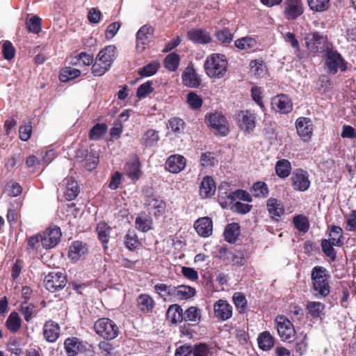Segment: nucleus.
Returning a JSON list of instances; mask_svg holds the SVG:
<instances>
[{
	"mask_svg": "<svg viewBox=\"0 0 356 356\" xmlns=\"http://www.w3.org/2000/svg\"><path fill=\"white\" fill-rule=\"evenodd\" d=\"M329 278L330 275L325 268L316 266L312 269L310 292L316 298L323 299L330 294L331 287Z\"/></svg>",
	"mask_w": 356,
	"mask_h": 356,
	"instance_id": "1",
	"label": "nucleus"
},
{
	"mask_svg": "<svg viewBox=\"0 0 356 356\" xmlns=\"http://www.w3.org/2000/svg\"><path fill=\"white\" fill-rule=\"evenodd\" d=\"M204 67L210 78L221 79L227 71V60L222 54H212L206 58Z\"/></svg>",
	"mask_w": 356,
	"mask_h": 356,
	"instance_id": "2",
	"label": "nucleus"
},
{
	"mask_svg": "<svg viewBox=\"0 0 356 356\" xmlns=\"http://www.w3.org/2000/svg\"><path fill=\"white\" fill-rule=\"evenodd\" d=\"M323 52L325 65L329 73L335 74L339 70L341 72L347 70L346 63L342 56L329 44L325 46Z\"/></svg>",
	"mask_w": 356,
	"mask_h": 356,
	"instance_id": "3",
	"label": "nucleus"
},
{
	"mask_svg": "<svg viewBox=\"0 0 356 356\" xmlns=\"http://www.w3.org/2000/svg\"><path fill=\"white\" fill-rule=\"evenodd\" d=\"M94 330L97 334L107 340L116 338L119 334L116 324L107 318L98 319L94 324Z\"/></svg>",
	"mask_w": 356,
	"mask_h": 356,
	"instance_id": "4",
	"label": "nucleus"
},
{
	"mask_svg": "<svg viewBox=\"0 0 356 356\" xmlns=\"http://www.w3.org/2000/svg\"><path fill=\"white\" fill-rule=\"evenodd\" d=\"M205 122L216 134L226 136L228 133V122L225 117L220 112L216 111L207 114Z\"/></svg>",
	"mask_w": 356,
	"mask_h": 356,
	"instance_id": "5",
	"label": "nucleus"
},
{
	"mask_svg": "<svg viewBox=\"0 0 356 356\" xmlns=\"http://www.w3.org/2000/svg\"><path fill=\"white\" fill-rule=\"evenodd\" d=\"M283 15L287 20H294L304 13L302 0H284Z\"/></svg>",
	"mask_w": 356,
	"mask_h": 356,
	"instance_id": "6",
	"label": "nucleus"
},
{
	"mask_svg": "<svg viewBox=\"0 0 356 356\" xmlns=\"http://www.w3.org/2000/svg\"><path fill=\"white\" fill-rule=\"evenodd\" d=\"M44 285L46 289L51 292L63 289L67 282L66 277L60 271H52L45 276Z\"/></svg>",
	"mask_w": 356,
	"mask_h": 356,
	"instance_id": "7",
	"label": "nucleus"
},
{
	"mask_svg": "<svg viewBox=\"0 0 356 356\" xmlns=\"http://www.w3.org/2000/svg\"><path fill=\"white\" fill-rule=\"evenodd\" d=\"M236 200L246 201L248 202H252L250 195L243 190H236L232 193H224L219 195L218 201L223 208L227 207L228 205L233 204Z\"/></svg>",
	"mask_w": 356,
	"mask_h": 356,
	"instance_id": "8",
	"label": "nucleus"
},
{
	"mask_svg": "<svg viewBox=\"0 0 356 356\" xmlns=\"http://www.w3.org/2000/svg\"><path fill=\"white\" fill-rule=\"evenodd\" d=\"M275 322L279 336L283 341H286L295 334V329L292 323L284 316H278Z\"/></svg>",
	"mask_w": 356,
	"mask_h": 356,
	"instance_id": "9",
	"label": "nucleus"
},
{
	"mask_svg": "<svg viewBox=\"0 0 356 356\" xmlns=\"http://www.w3.org/2000/svg\"><path fill=\"white\" fill-rule=\"evenodd\" d=\"M60 237L61 232L59 227H49L41 235V244L45 249H51L58 243Z\"/></svg>",
	"mask_w": 356,
	"mask_h": 356,
	"instance_id": "10",
	"label": "nucleus"
},
{
	"mask_svg": "<svg viewBox=\"0 0 356 356\" xmlns=\"http://www.w3.org/2000/svg\"><path fill=\"white\" fill-rule=\"evenodd\" d=\"M145 205L150 214L155 216L162 215L165 209V202L158 195H147L145 199Z\"/></svg>",
	"mask_w": 356,
	"mask_h": 356,
	"instance_id": "11",
	"label": "nucleus"
},
{
	"mask_svg": "<svg viewBox=\"0 0 356 356\" xmlns=\"http://www.w3.org/2000/svg\"><path fill=\"white\" fill-rule=\"evenodd\" d=\"M272 108L282 114H287L291 112L293 104L291 99L286 95H278L272 99Z\"/></svg>",
	"mask_w": 356,
	"mask_h": 356,
	"instance_id": "12",
	"label": "nucleus"
},
{
	"mask_svg": "<svg viewBox=\"0 0 356 356\" xmlns=\"http://www.w3.org/2000/svg\"><path fill=\"white\" fill-rule=\"evenodd\" d=\"M296 127L298 136L305 142H308L313 133V124L311 120L307 118H299L296 121Z\"/></svg>",
	"mask_w": 356,
	"mask_h": 356,
	"instance_id": "13",
	"label": "nucleus"
},
{
	"mask_svg": "<svg viewBox=\"0 0 356 356\" xmlns=\"http://www.w3.org/2000/svg\"><path fill=\"white\" fill-rule=\"evenodd\" d=\"M154 33V29L149 25L143 26L136 33V48L140 52L143 51Z\"/></svg>",
	"mask_w": 356,
	"mask_h": 356,
	"instance_id": "14",
	"label": "nucleus"
},
{
	"mask_svg": "<svg viewBox=\"0 0 356 356\" xmlns=\"http://www.w3.org/2000/svg\"><path fill=\"white\" fill-rule=\"evenodd\" d=\"M64 346L68 356H75L87 350V343L76 337H69L65 340Z\"/></svg>",
	"mask_w": 356,
	"mask_h": 356,
	"instance_id": "15",
	"label": "nucleus"
},
{
	"mask_svg": "<svg viewBox=\"0 0 356 356\" xmlns=\"http://www.w3.org/2000/svg\"><path fill=\"white\" fill-rule=\"evenodd\" d=\"M213 312L216 318L225 321L232 316V306L225 300H219L213 304Z\"/></svg>",
	"mask_w": 356,
	"mask_h": 356,
	"instance_id": "16",
	"label": "nucleus"
},
{
	"mask_svg": "<svg viewBox=\"0 0 356 356\" xmlns=\"http://www.w3.org/2000/svg\"><path fill=\"white\" fill-rule=\"evenodd\" d=\"M124 174L131 180H138L142 175L141 164L136 156L127 161L124 166Z\"/></svg>",
	"mask_w": 356,
	"mask_h": 356,
	"instance_id": "17",
	"label": "nucleus"
},
{
	"mask_svg": "<svg viewBox=\"0 0 356 356\" xmlns=\"http://www.w3.org/2000/svg\"><path fill=\"white\" fill-rule=\"evenodd\" d=\"M291 179L293 187L297 191H305L310 186L308 174L303 170H296L293 172Z\"/></svg>",
	"mask_w": 356,
	"mask_h": 356,
	"instance_id": "18",
	"label": "nucleus"
},
{
	"mask_svg": "<svg viewBox=\"0 0 356 356\" xmlns=\"http://www.w3.org/2000/svg\"><path fill=\"white\" fill-rule=\"evenodd\" d=\"M186 164V159L181 155L174 154L168 157L165 162V168L172 173H179Z\"/></svg>",
	"mask_w": 356,
	"mask_h": 356,
	"instance_id": "19",
	"label": "nucleus"
},
{
	"mask_svg": "<svg viewBox=\"0 0 356 356\" xmlns=\"http://www.w3.org/2000/svg\"><path fill=\"white\" fill-rule=\"evenodd\" d=\"M194 228L199 236L207 238L212 234L213 222L209 217L200 218L195 222Z\"/></svg>",
	"mask_w": 356,
	"mask_h": 356,
	"instance_id": "20",
	"label": "nucleus"
},
{
	"mask_svg": "<svg viewBox=\"0 0 356 356\" xmlns=\"http://www.w3.org/2000/svg\"><path fill=\"white\" fill-rule=\"evenodd\" d=\"M238 125L245 131H250L255 127L254 114L248 110L241 111L238 114Z\"/></svg>",
	"mask_w": 356,
	"mask_h": 356,
	"instance_id": "21",
	"label": "nucleus"
},
{
	"mask_svg": "<svg viewBox=\"0 0 356 356\" xmlns=\"http://www.w3.org/2000/svg\"><path fill=\"white\" fill-rule=\"evenodd\" d=\"M325 38L318 33H314L306 38V44L310 52L317 53L325 49Z\"/></svg>",
	"mask_w": 356,
	"mask_h": 356,
	"instance_id": "22",
	"label": "nucleus"
},
{
	"mask_svg": "<svg viewBox=\"0 0 356 356\" xmlns=\"http://www.w3.org/2000/svg\"><path fill=\"white\" fill-rule=\"evenodd\" d=\"M62 186L65 188L64 195L68 201L75 199L79 193V186L72 177L65 178L63 181Z\"/></svg>",
	"mask_w": 356,
	"mask_h": 356,
	"instance_id": "23",
	"label": "nucleus"
},
{
	"mask_svg": "<svg viewBox=\"0 0 356 356\" xmlns=\"http://www.w3.org/2000/svg\"><path fill=\"white\" fill-rule=\"evenodd\" d=\"M196 293L195 288L188 285H179L175 286L174 302L177 300H187Z\"/></svg>",
	"mask_w": 356,
	"mask_h": 356,
	"instance_id": "24",
	"label": "nucleus"
},
{
	"mask_svg": "<svg viewBox=\"0 0 356 356\" xmlns=\"http://www.w3.org/2000/svg\"><path fill=\"white\" fill-rule=\"evenodd\" d=\"M216 184L213 179L210 176H206L202 180L200 186V195L202 198H208L214 195Z\"/></svg>",
	"mask_w": 356,
	"mask_h": 356,
	"instance_id": "25",
	"label": "nucleus"
},
{
	"mask_svg": "<svg viewBox=\"0 0 356 356\" xmlns=\"http://www.w3.org/2000/svg\"><path fill=\"white\" fill-rule=\"evenodd\" d=\"M181 79L184 86L189 88H197L200 83V80L191 67H187L181 75Z\"/></svg>",
	"mask_w": 356,
	"mask_h": 356,
	"instance_id": "26",
	"label": "nucleus"
},
{
	"mask_svg": "<svg viewBox=\"0 0 356 356\" xmlns=\"http://www.w3.org/2000/svg\"><path fill=\"white\" fill-rule=\"evenodd\" d=\"M60 334V327L57 323L53 321H47L44 323L43 327V335L44 339L49 342L56 341Z\"/></svg>",
	"mask_w": 356,
	"mask_h": 356,
	"instance_id": "27",
	"label": "nucleus"
},
{
	"mask_svg": "<svg viewBox=\"0 0 356 356\" xmlns=\"http://www.w3.org/2000/svg\"><path fill=\"white\" fill-rule=\"evenodd\" d=\"M115 49L114 45L106 46L99 51L97 58L111 67L115 58Z\"/></svg>",
	"mask_w": 356,
	"mask_h": 356,
	"instance_id": "28",
	"label": "nucleus"
},
{
	"mask_svg": "<svg viewBox=\"0 0 356 356\" xmlns=\"http://www.w3.org/2000/svg\"><path fill=\"white\" fill-rule=\"evenodd\" d=\"M188 36L191 41L195 43L207 44L211 40L210 34L202 29L191 30L188 32Z\"/></svg>",
	"mask_w": 356,
	"mask_h": 356,
	"instance_id": "29",
	"label": "nucleus"
},
{
	"mask_svg": "<svg viewBox=\"0 0 356 356\" xmlns=\"http://www.w3.org/2000/svg\"><path fill=\"white\" fill-rule=\"evenodd\" d=\"M154 288L155 291L165 301L174 302V286L167 285L165 284H157L154 286Z\"/></svg>",
	"mask_w": 356,
	"mask_h": 356,
	"instance_id": "30",
	"label": "nucleus"
},
{
	"mask_svg": "<svg viewBox=\"0 0 356 356\" xmlns=\"http://www.w3.org/2000/svg\"><path fill=\"white\" fill-rule=\"evenodd\" d=\"M266 207L268 213L273 217H280L284 213V208L282 202L276 198H269L267 200Z\"/></svg>",
	"mask_w": 356,
	"mask_h": 356,
	"instance_id": "31",
	"label": "nucleus"
},
{
	"mask_svg": "<svg viewBox=\"0 0 356 356\" xmlns=\"http://www.w3.org/2000/svg\"><path fill=\"white\" fill-rule=\"evenodd\" d=\"M154 301L148 294H140L137 298V305L143 313H149L154 307Z\"/></svg>",
	"mask_w": 356,
	"mask_h": 356,
	"instance_id": "32",
	"label": "nucleus"
},
{
	"mask_svg": "<svg viewBox=\"0 0 356 356\" xmlns=\"http://www.w3.org/2000/svg\"><path fill=\"white\" fill-rule=\"evenodd\" d=\"M259 347L264 350H270L275 345L273 337L268 331L260 333L257 338Z\"/></svg>",
	"mask_w": 356,
	"mask_h": 356,
	"instance_id": "33",
	"label": "nucleus"
},
{
	"mask_svg": "<svg viewBox=\"0 0 356 356\" xmlns=\"http://www.w3.org/2000/svg\"><path fill=\"white\" fill-rule=\"evenodd\" d=\"M87 252L88 248L86 244L81 241H74L70 247L69 257L76 261L86 254Z\"/></svg>",
	"mask_w": 356,
	"mask_h": 356,
	"instance_id": "34",
	"label": "nucleus"
},
{
	"mask_svg": "<svg viewBox=\"0 0 356 356\" xmlns=\"http://www.w3.org/2000/svg\"><path fill=\"white\" fill-rule=\"evenodd\" d=\"M136 227L139 231L146 232L152 229V220L145 213H140L136 219Z\"/></svg>",
	"mask_w": 356,
	"mask_h": 356,
	"instance_id": "35",
	"label": "nucleus"
},
{
	"mask_svg": "<svg viewBox=\"0 0 356 356\" xmlns=\"http://www.w3.org/2000/svg\"><path fill=\"white\" fill-rule=\"evenodd\" d=\"M167 316L173 323L181 322L184 319L183 309L179 305H172L168 307Z\"/></svg>",
	"mask_w": 356,
	"mask_h": 356,
	"instance_id": "36",
	"label": "nucleus"
},
{
	"mask_svg": "<svg viewBox=\"0 0 356 356\" xmlns=\"http://www.w3.org/2000/svg\"><path fill=\"white\" fill-rule=\"evenodd\" d=\"M202 317V312L197 307H188L184 314V319L185 321L191 322L193 324H197Z\"/></svg>",
	"mask_w": 356,
	"mask_h": 356,
	"instance_id": "37",
	"label": "nucleus"
},
{
	"mask_svg": "<svg viewBox=\"0 0 356 356\" xmlns=\"http://www.w3.org/2000/svg\"><path fill=\"white\" fill-rule=\"evenodd\" d=\"M307 309L313 318H320L323 314L325 305L320 302L309 301L307 304Z\"/></svg>",
	"mask_w": 356,
	"mask_h": 356,
	"instance_id": "38",
	"label": "nucleus"
},
{
	"mask_svg": "<svg viewBox=\"0 0 356 356\" xmlns=\"http://www.w3.org/2000/svg\"><path fill=\"white\" fill-rule=\"evenodd\" d=\"M239 228L240 227L237 223L229 224L224 231L225 241L229 243L235 242L240 234Z\"/></svg>",
	"mask_w": 356,
	"mask_h": 356,
	"instance_id": "39",
	"label": "nucleus"
},
{
	"mask_svg": "<svg viewBox=\"0 0 356 356\" xmlns=\"http://www.w3.org/2000/svg\"><path fill=\"white\" fill-rule=\"evenodd\" d=\"M310 10L316 13H322L329 9L330 0H307Z\"/></svg>",
	"mask_w": 356,
	"mask_h": 356,
	"instance_id": "40",
	"label": "nucleus"
},
{
	"mask_svg": "<svg viewBox=\"0 0 356 356\" xmlns=\"http://www.w3.org/2000/svg\"><path fill=\"white\" fill-rule=\"evenodd\" d=\"M234 44L238 49L248 50L256 48L257 42L254 38L246 36L236 40Z\"/></svg>",
	"mask_w": 356,
	"mask_h": 356,
	"instance_id": "41",
	"label": "nucleus"
},
{
	"mask_svg": "<svg viewBox=\"0 0 356 356\" xmlns=\"http://www.w3.org/2000/svg\"><path fill=\"white\" fill-rule=\"evenodd\" d=\"M22 320L17 312H12L8 317L6 325L11 332H17L21 327Z\"/></svg>",
	"mask_w": 356,
	"mask_h": 356,
	"instance_id": "42",
	"label": "nucleus"
},
{
	"mask_svg": "<svg viewBox=\"0 0 356 356\" xmlns=\"http://www.w3.org/2000/svg\"><path fill=\"white\" fill-rule=\"evenodd\" d=\"M159 140V132L154 129H148L143 136L142 141L147 147H153Z\"/></svg>",
	"mask_w": 356,
	"mask_h": 356,
	"instance_id": "43",
	"label": "nucleus"
},
{
	"mask_svg": "<svg viewBox=\"0 0 356 356\" xmlns=\"http://www.w3.org/2000/svg\"><path fill=\"white\" fill-rule=\"evenodd\" d=\"M251 72L257 78H261L266 74V67L262 60H254L250 63Z\"/></svg>",
	"mask_w": 356,
	"mask_h": 356,
	"instance_id": "44",
	"label": "nucleus"
},
{
	"mask_svg": "<svg viewBox=\"0 0 356 356\" xmlns=\"http://www.w3.org/2000/svg\"><path fill=\"white\" fill-rule=\"evenodd\" d=\"M180 58L176 53L168 54L164 59V66L169 71L175 72L177 70L179 65Z\"/></svg>",
	"mask_w": 356,
	"mask_h": 356,
	"instance_id": "45",
	"label": "nucleus"
},
{
	"mask_svg": "<svg viewBox=\"0 0 356 356\" xmlns=\"http://www.w3.org/2000/svg\"><path fill=\"white\" fill-rule=\"evenodd\" d=\"M293 222L295 227L302 232H307L309 228V222L307 217L305 216L299 214L295 216L293 219Z\"/></svg>",
	"mask_w": 356,
	"mask_h": 356,
	"instance_id": "46",
	"label": "nucleus"
},
{
	"mask_svg": "<svg viewBox=\"0 0 356 356\" xmlns=\"http://www.w3.org/2000/svg\"><path fill=\"white\" fill-rule=\"evenodd\" d=\"M93 62V57L90 54L85 52H81L76 56L72 58L71 63L72 65L84 66L90 65Z\"/></svg>",
	"mask_w": 356,
	"mask_h": 356,
	"instance_id": "47",
	"label": "nucleus"
},
{
	"mask_svg": "<svg viewBox=\"0 0 356 356\" xmlns=\"http://www.w3.org/2000/svg\"><path fill=\"white\" fill-rule=\"evenodd\" d=\"M275 171L277 175L280 177H286L290 174L291 163L286 159H282L277 161L275 166Z\"/></svg>",
	"mask_w": 356,
	"mask_h": 356,
	"instance_id": "48",
	"label": "nucleus"
},
{
	"mask_svg": "<svg viewBox=\"0 0 356 356\" xmlns=\"http://www.w3.org/2000/svg\"><path fill=\"white\" fill-rule=\"evenodd\" d=\"M106 130L107 126L105 124H97L90 129L89 138L90 140H98L106 134Z\"/></svg>",
	"mask_w": 356,
	"mask_h": 356,
	"instance_id": "49",
	"label": "nucleus"
},
{
	"mask_svg": "<svg viewBox=\"0 0 356 356\" xmlns=\"http://www.w3.org/2000/svg\"><path fill=\"white\" fill-rule=\"evenodd\" d=\"M160 67L159 63L156 61L151 62L138 70V74L141 76H150L156 73Z\"/></svg>",
	"mask_w": 356,
	"mask_h": 356,
	"instance_id": "50",
	"label": "nucleus"
},
{
	"mask_svg": "<svg viewBox=\"0 0 356 356\" xmlns=\"http://www.w3.org/2000/svg\"><path fill=\"white\" fill-rule=\"evenodd\" d=\"M80 74L81 72L79 70L71 67H65L62 70L60 76V80L63 82H65L78 77Z\"/></svg>",
	"mask_w": 356,
	"mask_h": 356,
	"instance_id": "51",
	"label": "nucleus"
},
{
	"mask_svg": "<svg viewBox=\"0 0 356 356\" xmlns=\"http://www.w3.org/2000/svg\"><path fill=\"white\" fill-rule=\"evenodd\" d=\"M20 312L24 316V320L26 322H29L31 321L33 314L35 312V305L25 300L20 305Z\"/></svg>",
	"mask_w": 356,
	"mask_h": 356,
	"instance_id": "52",
	"label": "nucleus"
},
{
	"mask_svg": "<svg viewBox=\"0 0 356 356\" xmlns=\"http://www.w3.org/2000/svg\"><path fill=\"white\" fill-rule=\"evenodd\" d=\"M110 227L105 222H99L97 226L99 239L103 243H107L109 240Z\"/></svg>",
	"mask_w": 356,
	"mask_h": 356,
	"instance_id": "53",
	"label": "nucleus"
},
{
	"mask_svg": "<svg viewBox=\"0 0 356 356\" xmlns=\"http://www.w3.org/2000/svg\"><path fill=\"white\" fill-rule=\"evenodd\" d=\"M232 299L236 307L238 309V312L240 313L244 312L247 306L245 296L242 293L236 292L234 293Z\"/></svg>",
	"mask_w": 356,
	"mask_h": 356,
	"instance_id": "54",
	"label": "nucleus"
},
{
	"mask_svg": "<svg viewBox=\"0 0 356 356\" xmlns=\"http://www.w3.org/2000/svg\"><path fill=\"white\" fill-rule=\"evenodd\" d=\"M187 103L191 108L196 110L202 106V99L196 93L191 92L187 95Z\"/></svg>",
	"mask_w": 356,
	"mask_h": 356,
	"instance_id": "55",
	"label": "nucleus"
},
{
	"mask_svg": "<svg viewBox=\"0 0 356 356\" xmlns=\"http://www.w3.org/2000/svg\"><path fill=\"white\" fill-rule=\"evenodd\" d=\"M200 163L202 166L211 167L217 163V160L212 152H205L202 154Z\"/></svg>",
	"mask_w": 356,
	"mask_h": 356,
	"instance_id": "56",
	"label": "nucleus"
},
{
	"mask_svg": "<svg viewBox=\"0 0 356 356\" xmlns=\"http://www.w3.org/2000/svg\"><path fill=\"white\" fill-rule=\"evenodd\" d=\"M252 192L255 197H265L268 193V186L264 182L258 181L254 184Z\"/></svg>",
	"mask_w": 356,
	"mask_h": 356,
	"instance_id": "57",
	"label": "nucleus"
},
{
	"mask_svg": "<svg viewBox=\"0 0 356 356\" xmlns=\"http://www.w3.org/2000/svg\"><path fill=\"white\" fill-rule=\"evenodd\" d=\"M28 30L33 33H38L41 31V19L37 16L30 18L26 23Z\"/></svg>",
	"mask_w": 356,
	"mask_h": 356,
	"instance_id": "58",
	"label": "nucleus"
},
{
	"mask_svg": "<svg viewBox=\"0 0 356 356\" xmlns=\"http://www.w3.org/2000/svg\"><path fill=\"white\" fill-rule=\"evenodd\" d=\"M124 244L129 250L136 248L140 245L138 237L134 232L129 231L127 232L124 238Z\"/></svg>",
	"mask_w": 356,
	"mask_h": 356,
	"instance_id": "59",
	"label": "nucleus"
},
{
	"mask_svg": "<svg viewBox=\"0 0 356 356\" xmlns=\"http://www.w3.org/2000/svg\"><path fill=\"white\" fill-rule=\"evenodd\" d=\"M109 66L104 64V63L102 62L99 59L96 58V61L92 67V72L95 76H99L104 74L109 70Z\"/></svg>",
	"mask_w": 356,
	"mask_h": 356,
	"instance_id": "60",
	"label": "nucleus"
},
{
	"mask_svg": "<svg viewBox=\"0 0 356 356\" xmlns=\"http://www.w3.org/2000/svg\"><path fill=\"white\" fill-rule=\"evenodd\" d=\"M321 245L323 253L332 260H334L337 253L333 248L334 245L330 243V241H326V239H323Z\"/></svg>",
	"mask_w": 356,
	"mask_h": 356,
	"instance_id": "61",
	"label": "nucleus"
},
{
	"mask_svg": "<svg viewBox=\"0 0 356 356\" xmlns=\"http://www.w3.org/2000/svg\"><path fill=\"white\" fill-rule=\"evenodd\" d=\"M153 92L152 82L148 81L141 84L137 90V96L139 98H144Z\"/></svg>",
	"mask_w": 356,
	"mask_h": 356,
	"instance_id": "62",
	"label": "nucleus"
},
{
	"mask_svg": "<svg viewBox=\"0 0 356 356\" xmlns=\"http://www.w3.org/2000/svg\"><path fill=\"white\" fill-rule=\"evenodd\" d=\"M217 39L222 43H229L233 39L232 33L227 28L217 31Z\"/></svg>",
	"mask_w": 356,
	"mask_h": 356,
	"instance_id": "63",
	"label": "nucleus"
},
{
	"mask_svg": "<svg viewBox=\"0 0 356 356\" xmlns=\"http://www.w3.org/2000/svg\"><path fill=\"white\" fill-rule=\"evenodd\" d=\"M192 353L193 356H208L209 348L206 343H199L194 346Z\"/></svg>",
	"mask_w": 356,
	"mask_h": 356,
	"instance_id": "64",
	"label": "nucleus"
}]
</instances>
